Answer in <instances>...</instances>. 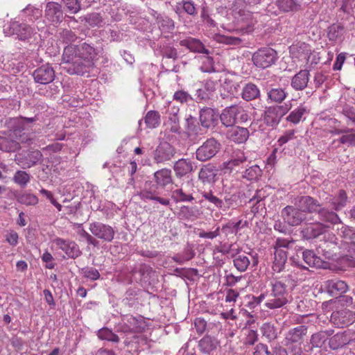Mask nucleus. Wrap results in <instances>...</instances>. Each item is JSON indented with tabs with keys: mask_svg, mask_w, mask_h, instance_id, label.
<instances>
[{
	"mask_svg": "<svg viewBox=\"0 0 355 355\" xmlns=\"http://www.w3.org/2000/svg\"><path fill=\"white\" fill-rule=\"evenodd\" d=\"M89 230L94 236L105 242H111L114 238L115 232L109 225L93 222L89 224Z\"/></svg>",
	"mask_w": 355,
	"mask_h": 355,
	"instance_id": "obj_7",
	"label": "nucleus"
},
{
	"mask_svg": "<svg viewBox=\"0 0 355 355\" xmlns=\"http://www.w3.org/2000/svg\"><path fill=\"white\" fill-rule=\"evenodd\" d=\"M15 198L19 203L26 206H34L39 202L38 198L35 195L27 192L15 194Z\"/></svg>",
	"mask_w": 355,
	"mask_h": 355,
	"instance_id": "obj_34",
	"label": "nucleus"
},
{
	"mask_svg": "<svg viewBox=\"0 0 355 355\" xmlns=\"http://www.w3.org/2000/svg\"><path fill=\"white\" fill-rule=\"evenodd\" d=\"M276 6L284 12L297 11L300 7L297 0H276Z\"/></svg>",
	"mask_w": 355,
	"mask_h": 355,
	"instance_id": "obj_36",
	"label": "nucleus"
},
{
	"mask_svg": "<svg viewBox=\"0 0 355 355\" xmlns=\"http://www.w3.org/2000/svg\"><path fill=\"white\" fill-rule=\"evenodd\" d=\"M191 98L190 95L182 90L175 92L173 95V100L181 103H187Z\"/></svg>",
	"mask_w": 355,
	"mask_h": 355,
	"instance_id": "obj_61",
	"label": "nucleus"
},
{
	"mask_svg": "<svg viewBox=\"0 0 355 355\" xmlns=\"http://www.w3.org/2000/svg\"><path fill=\"white\" fill-rule=\"evenodd\" d=\"M228 137L237 144H243L249 137V131L245 128L236 126L228 132Z\"/></svg>",
	"mask_w": 355,
	"mask_h": 355,
	"instance_id": "obj_26",
	"label": "nucleus"
},
{
	"mask_svg": "<svg viewBox=\"0 0 355 355\" xmlns=\"http://www.w3.org/2000/svg\"><path fill=\"white\" fill-rule=\"evenodd\" d=\"M241 224V220H239L236 223L229 222L228 223L223 226L222 231L225 232L236 234L239 231Z\"/></svg>",
	"mask_w": 355,
	"mask_h": 355,
	"instance_id": "obj_54",
	"label": "nucleus"
},
{
	"mask_svg": "<svg viewBox=\"0 0 355 355\" xmlns=\"http://www.w3.org/2000/svg\"><path fill=\"white\" fill-rule=\"evenodd\" d=\"M98 337L101 340H106L114 343H119V336L107 328H102L98 331Z\"/></svg>",
	"mask_w": 355,
	"mask_h": 355,
	"instance_id": "obj_42",
	"label": "nucleus"
},
{
	"mask_svg": "<svg viewBox=\"0 0 355 355\" xmlns=\"http://www.w3.org/2000/svg\"><path fill=\"white\" fill-rule=\"evenodd\" d=\"M33 76L36 83L46 85L55 78V71L49 64H43L35 69Z\"/></svg>",
	"mask_w": 355,
	"mask_h": 355,
	"instance_id": "obj_12",
	"label": "nucleus"
},
{
	"mask_svg": "<svg viewBox=\"0 0 355 355\" xmlns=\"http://www.w3.org/2000/svg\"><path fill=\"white\" fill-rule=\"evenodd\" d=\"M325 288L328 293L333 297L341 296L348 290L345 282L339 279H330L325 282Z\"/></svg>",
	"mask_w": 355,
	"mask_h": 355,
	"instance_id": "obj_19",
	"label": "nucleus"
},
{
	"mask_svg": "<svg viewBox=\"0 0 355 355\" xmlns=\"http://www.w3.org/2000/svg\"><path fill=\"white\" fill-rule=\"evenodd\" d=\"M263 336H266L269 339H273L276 337L275 330L274 327L270 324H264L263 327Z\"/></svg>",
	"mask_w": 355,
	"mask_h": 355,
	"instance_id": "obj_62",
	"label": "nucleus"
},
{
	"mask_svg": "<svg viewBox=\"0 0 355 355\" xmlns=\"http://www.w3.org/2000/svg\"><path fill=\"white\" fill-rule=\"evenodd\" d=\"M346 201L347 194L345 191L340 190L339 192L338 197L332 202L334 208L336 210H339L340 209L345 206Z\"/></svg>",
	"mask_w": 355,
	"mask_h": 355,
	"instance_id": "obj_50",
	"label": "nucleus"
},
{
	"mask_svg": "<svg viewBox=\"0 0 355 355\" xmlns=\"http://www.w3.org/2000/svg\"><path fill=\"white\" fill-rule=\"evenodd\" d=\"M319 213L326 221L330 222L331 223L336 224L339 220L338 215L333 211H328L323 209L320 210Z\"/></svg>",
	"mask_w": 355,
	"mask_h": 355,
	"instance_id": "obj_51",
	"label": "nucleus"
},
{
	"mask_svg": "<svg viewBox=\"0 0 355 355\" xmlns=\"http://www.w3.org/2000/svg\"><path fill=\"white\" fill-rule=\"evenodd\" d=\"M331 321L338 327L349 326L355 322V312L347 309L334 311L331 315Z\"/></svg>",
	"mask_w": 355,
	"mask_h": 355,
	"instance_id": "obj_10",
	"label": "nucleus"
},
{
	"mask_svg": "<svg viewBox=\"0 0 355 355\" xmlns=\"http://www.w3.org/2000/svg\"><path fill=\"white\" fill-rule=\"evenodd\" d=\"M288 110V107L282 105L269 107L265 112V119L268 123H270L272 125H277Z\"/></svg>",
	"mask_w": 355,
	"mask_h": 355,
	"instance_id": "obj_16",
	"label": "nucleus"
},
{
	"mask_svg": "<svg viewBox=\"0 0 355 355\" xmlns=\"http://www.w3.org/2000/svg\"><path fill=\"white\" fill-rule=\"evenodd\" d=\"M157 189V184H154L151 182H146L139 195L142 199L153 200L158 194Z\"/></svg>",
	"mask_w": 355,
	"mask_h": 355,
	"instance_id": "obj_35",
	"label": "nucleus"
},
{
	"mask_svg": "<svg viewBox=\"0 0 355 355\" xmlns=\"http://www.w3.org/2000/svg\"><path fill=\"white\" fill-rule=\"evenodd\" d=\"M340 143L348 144L349 146H355V133L343 135L339 139Z\"/></svg>",
	"mask_w": 355,
	"mask_h": 355,
	"instance_id": "obj_64",
	"label": "nucleus"
},
{
	"mask_svg": "<svg viewBox=\"0 0 355 355\" xmlns=\"http://www.w3.org/2000/svg\"><path fill=\"white\" fill-rule=\"evenodd\" d=\"M249 298L250 300L248 303V306L250 309H254L257 306L259 305L264 300H266L265 293H262L257 297L252 295L250 297H249Z\"/></svg>",
	"mask_w": 355,
	"mask_h": 355,
	"instance_id": "obj_55",
	"label": "nucleus"
},
{
	"mask_svg": "<svg viewBox=\"0 0 355 355\" xmlns=\"http://www.w3.org/2000/svg\"><path fill=\"white\" fill-rule=\"evenodd\" d=\"M31 179L30 175L24 171H17L14 176L13 181L17 184L19 185L21 188H24L29 182Z\"/></svg>",
	"mask_w": 355,
	"mask_h": 355,
	"instance_id": "obj_41",
	"label": "nucleus"
},
{
	"mask_svg": "<svg viewBox=\"0 0 355 355\" xmlns=\"http://www.w3.org/2000/svg\"><path fill=\"white\" fill-rule=\"evenodd\" d=\"M217 175V169L211 164L203 166L198 174L199 179L204 183H213Z\"/></svg>",
	"mask_w": 355,
	"mask_h": 355,
	"instance_id": "obj_23",
	"label": "nucleus"
},
{
	"mask_svg": "<svg viewBox=\"0 0 355 355\" xmlns=\"http://www.w3.org/2000/svg\"><path fill=\"white\" fill-rule=\"evenodd\" d=\"M258 338V334L256 331L252 329H248L246 334L245 343L246 345H254Z\"/></svg>",
	"mask_w": 355,
	"mask_h": 355,
	"instance_id": "obj_63",
	"label": "nucleus"
},
{
	"mask_svg": "<svg viewBox=\"0 0 355 355\" xmlns=\"http://www.w3.org/2000/svg\"><path fill=\"white\" fill-rule=\"evenodd\" d=\"M295 131L294 130H289L285 132V133L282 135L277 142L279 146H283L286 144L288 141L294 139Z\"/></svg>",
	"mask_w": 355,
	"mask_h": 355,
	"instance_id": "obj_57",
	"label": "nucleus"
},
{
	"mask_svg": "<svg viewBox=\"0 0 355 355\" xmlns=\"http://www.w3.org/2000/svg\"><path fill=\"white\" fill-rule=\"evenodd\" d=\"M20 141L9 130L0 135V150L5 152H15L20 148Z\"/></svg>",
	"mask_w": 355,
	"mask_h": 355,
	"instance_id": "obj_14",
	"label": "nucleus"
},
{
	"mask_svg": "<svg viewBox=\"0 0 355 355\" xmlns=\"http://www.w3.org/2000/svg\"><path fill=\"white\" fill-rule=\"evenodd\" d=\"M6 241L12 246H16L18 243L19 235L14 230L8 231L6 234Z\"/></svg>",
	"mask_w": 355,
	"mask_h": 355,
	"instance_id": "obj_59",
	"label": "nucleus"
},
{
	"mask_svg": "<svg viewBox=\"0 0 355 355\" xmlns=\"http://www.w3.org/2000/svg\"><path fill=\"white\" fill-rule=\"evenodd\" d=\"M300 206L304 211L306 210L309 212H315L318 211L320 205L316 200L310 196H302L300 200Z\"/></svg>",
	"mask_w": 355,
	"mask_h": 355,
	"instance_id": "obj_33",
	"label": "nucleus"
},
{
	"mask_svg": "<svg viewBox=\"0 0 355 355\" xmlns=\"http://www.w3.org/2000/svg\"><path fill=\"white\" fill-rule=\"evenodd\" d=\"M173 169L175 175L182 178L193 171L192 162L187 159H180L175 163Z\"/></svg>",
	"mask_w": 355,
	"mask_h": 355,
	"instance_id": "obj_25",
	"label": "nucleus"
},
{
	"mask_svg": "<svg viewBox=\"0 0 355 355\" xmlns=\"http://www.w3.org/2000/svg\"><path fill=\"white\" fill-rule=\"evenodd\" d=\"M45 17L52 23L58 24L63 19V12L60 4L48 2L45 9Z\"/></svg>",
	"mask_w": 355,
	"mask_h": 355,
	"instance_id": "obj_18",
	"label": "nucleus"
},
{
	"mask_svg": "<svg viewBox=\"0 0 355 355\" xmlns=\"http://www.w3.org/2000/svg\"><path fill=\"white\" fill-rule=\"evenodd\" d=\"M63 42L68 43L74 42L77 39L76 35L71 30L64 29L60 33Z\"/></svg>",
	"mask_w": 355,
	"mask_h": 355,
	"instance_id": "obj_58",
	"label": "nucleus"
},
{
	"mask_svg": "<svg viewBox=\"0 0 355 355\" xmlns=\"http://www.w3.org/2000/svg\"><path fill=\"white\" fill-rule=\"evenodd\" d=\"M350 341L351 337L347 331L338 332L329 338V346L331 349L336 350L349 344Z\"/></svg>",
	"mask_w": 355,
	"mask_h": 355,
	"instance_id": "obj_21",
	"label": "nucleus"
},
{
	"mask_svg": "<svg viewBox=\"0 0 355 355\" xmlns=\"http://www.w3.org/2000/svg\"><path fill=\"white\" fill-rule=\"evenodd\" d=\"M172 198L175 202H191L194 198L191 194H186L182 189H176L172 193Z\"/></svg>",
	"mask_w": 355,
	"mask_h": 355,
	"instance_id": "obj_45",
	"label": "nucleus"
},
{
	"mask_svg": "<svg viewBox=\"0 0 355 355\" xmlns=\"http://www.w3.org/2000/svg\"><path fill=\"white\" fill-rule=\"evenodd\" d=\"M272 287L270 292L265 293L266 300L265 306L270 309H279L286 305L289 302L290 296L284 284L279 281L274 280L270 282Z\"/></svg>",
	"mask_w": 355,
	"mask_h": 355,
	"instance_id": "obj_2",
	"label": "nucleus"
},
{
	"mask_svg": "<svg viewBox=\"0 0 355 355\" xmlns=\"http://www.w3.org/2000/svg\"><path fill=\"white\" fill-rule=\"evenodd\" d=\"M289 53L293 58L306 60L311 53V46L304 42L297 41L290 46Z\"/></svg>",
	"mask_w": 355,
	"mask_h": 355,
	"instance_id": "obj_13",
	"label": "nucleus"
},
{
	"mask_svg": "<svg viewBox=\"0 0 355 355\" xmlns=\"http://www.w3.org/2000/svg\"><path fill=\"white\" fill-rule=\"evenodd\" d=\"M182 8L183 10L190 15H195L197 13L196 8L191 1H182Z\"/></svg>",
	"mask_w": 355,
	"mask_h": 355,
	"instance_id": "obj_60",
	"label": "nucleus"
},
{
	"mask_svg": "<svg viewBox=\"0 0 355 355\" xmlns=\"http://www.w3.org/2000/svg\"><path fill=\"white\" fill-rule=\"evenodd\" d=\"M220 144L214 138L205 141L196 150V158L202 162L213 157L220 150Z\"/></svg>",
	"mask_w": 355,
	"mask_h": 355,
	"instance_id": "obj_6",
	"label": "nucleus"
},
{
	"mask_svg": "<svg viewBox=\"0 0 355 355\" xmlns=\"http://www.w3.org/2000/svg\"><path fill=\"white\" fill-rule=\"evenodd\" d=\"M260 91L258 87L253 83L246 84L242 89L241 97L246 101L254 100L259 97Z\"/></svg>",
	"mask_w": 355,
	"mask_h": 355,
	"instance_id": "obj_30",
	"label": "nucleus"
},
{
	"mask_svg": "<svg viewBox=\"0 0 355 355\" xmlns=\"http://www.w3.org/2000/svg\"><path fill=\"white\" fill-rule=\"evenodd\" d=\"M281 214L284 222L291 226L299 225L306 219V211L293 206H286Z\"/></svg>",
	"mask_w": 355,
	"mask_h": 355,
	"instance_id": "obj_8",
	"label": "nucleus"
},
{
	"mask_svg": "<svg viewBox=\"0 0 355 355\" xmlns=\"http://www.w3.org/2000/svg\"><path fill=\"white\" fill-rule=\"evenodd\" d=\"M307 112L305 107L301 105L293 110L286 117V121L293 124H297L302 119L304 115Z\"/></svg>",
	"mask_w": 355,
	"mask_h": 355,
	"instance_id": "obj_37",
	"label": "nucleus"
},
{
	"mask_svg": "<svg viewBox=\"0 0 355 355\" xmlns=\"http://www.w3.org/2000/svg\"><path fill=\"white\" fill-rule=\"evenodd\" d=\"M175 154L174 147L168 142L162 141L153 152V160L156 164H164L171 160Z\"/></svg>",
	"mask_w": 355,
	"mask_h": 355,
	"instance_id": "obj_9",
	"label": "nucleus"
},
{
	"mask_svg": "<svg viewBox=\"0 0 355 355\" xmlns=\"http://www.w3.org/2000/svg\"><path fill=\"white\" fill-rule=\"evenodd\" d=\"M34 118L16 117L10 118L6 121V125L10 128V131L15 135L16 139L21 142H24L26 138H24L21 135L22 131L31 128L30 124L35 121Z\"/></svg>",
	"mask_w": 355,
	"mask_h": 355,
	"instance_id": "obj_5",
	"label": "nucleus"
},
{
	"mask_svg": "<svg viewBox=\"0 0 355 355\" xmlns=\"http://www.w3.org/2000/svg\"><path fill=\"white\" fill-rule=\"evenodd\" d=\"M200 126L196 121L193 119L187 120V132L189 136L197 135Z\"/></svg>",
	"mask_w": 355,
	"mask_h": 355,
	"instance_id": "obj_56",
	"label": "nucleus"
},
{
	"mask_svg": "<svg viewBox=\"0 0 355 355\" xmlns=\"http://www.w3.org/2000/svg\"><path fill=\"white\" fill-rule=\"evenodd\" d=\"M154 180L156 184L162 188L173 183L171 170L164 168L155 172Z\"/></svg>",
	"mask_w": 355,
	"mask_h": 355,
	"instance_id": "obj_22",
	"label": "nucleus"
},
{
	"mask_svg": "<svg viewBox=\"0 0 355 355\" xmlns=\"http://www.w3.org/2000/svg\"><path fill=\"white\" fill-rule=\"evenodd\" d=\"M233 262L234 266L240 272H245L250 263L249 257L244 254H239L236 257Z\"/></svg>",
	"mask_w": 355,
	"mask_h": 355,
	"instance_id": "obj_40",
	"label": "nucleus"
},
{
	"mask_svg": "<svg viewBox=\"0 0 355 355\" xmlns=\"http://www.w3.org/2000/svg\"><path fill=\"white\" fill-rule=\"evenodd\" d=\"M240 112H242L241 106L234 105L226 107L220 116L221 123L226 127L234 125Z\"/></svg>",
	"mask_w": 355,
	"mask_h": 355,
	"instance_id": "obj_15",
	"label": "nucleus"
},
{
	"mask_svg": "<svg viewBox=\"0 0 355 355\" xmlns=\"http://www.w3.org/2000/svg\"><path fill=\"white\" fill-rule=\"evenodd\" d=\"M63 202L67 204L64 206L67 215H76L80 207V202H71L70 200L64 199Z\"/></svg>",
	"mask_w": 355,
	"mask_h": 355,
	"instance_id": "obj_47",
	"label": "nucleus"
},
{
	"mask_svg": "<svg viewBox=\"0 0 355 355\" xmlns=\"http://www.w3.org/2000/svg\"><path fill=\"white\" fill-rule=\"evenodd\" d=\"M53 243L64 252L68 258L76 259L81 254L79 246L73 241L56 238L53 240Z\"/></svg>",
	"mask_w": 355,
	"mask_h": 355,
	"instance_id": "obj_11",
	"label": "nucleus"
},
{
	"mask_svg": "<svg viewBox=\"0 0 355 355\" xmlns=\"http://www.w3.org/2000/svg\"><path fill=\"white\" fill-rule=\"evenodd\" d=\"M342 114L348 119V124L355 125V109L354 107L349 106L344 107Z\"/></svg>",
	"mask_w": 355,
	"mask_h": 355,
	"instance_id": "obj_52",
	"label": "nucleus"
},
{
	"mask_svg": "<svg viewBox=\"0 0 355 355\" xmlns=\"http://www.w3.org/2000/svg\"><path fill=\"white\" fill-rule=\"evenodd\" d=\"M97 55L96 49L86 42L71 44L63 50L62 63L69 64L66 68L69 74L84 75L94 68Z\"/></svg>",
	"mask_w": 355,
	"mask_h": 355,
	"instance_id": "obj_1",
	"label": "nucleus"
},
{
	"mask_svg": "<svg viewBox=\"0 0 355 355\" xmlns=\"http://www.w3.org/2000/svg\"><path fill=\"white\" fill-rule=\"evenodd\" d=\"M216 119L214 111L211 108H206L201 110L200 120L202 126L209 128L214 124Z\"/></svg>",
	"mask_w": 355,
	"mask_h": 355,
	"instance_id": "obj_32",
	"label": "nucleus"
},
{
	"mask_svg": "<svg viewBox=\"0 0 355 355\" xmlns=\"http://www.w3.org/2000/svg\"><path fill=\"white\" fill-rule=\"evenodd\" d=\"M124 331L130 332H141L144 329V321L141 316L135 317L132 315L123 316Z\"/></svg>",
	"mask_w": 355,
	"mask_h": 355,
	"instance_id": "obj_17",
	"label": "nucleus"
},
{
	"mask_svg": "<svg viewBox=\"0 0 355 355\" xmlns=\"http://www.w3.org/2000/svg\"><path fill=\"white\" fill-rule=\"evenodd\" d=\"M202 196L205 200L214 204L216 207L219 208L222 207L223 204V200L214 196L211 191H204L202 193Z\"/></svg>",
	"mask_w": 355,
	"mask_h": 355,
	"instance_id": "obj_49",
	"label": "nucleus"
},
{
	"mask_svg": "<svg viewBox=\"0 0 355 355\" xmlns=\"http://www.w3.org/2000/svg\"><path fill=\"white\" fill-rule=\"evenodd\" d=\"M28 159L29 160V162L28 163V167H31L42 160V154L38 150H33L28 155Z\"/></svg>",
	"mask_w": 355,
	"mask_h": 355,
	"instance_id": "obj_53",
	"label": "nucleus"
},
{
	"mask_svg": "<svg viewBox=\"0 0 355 355\" xmlns=\"http://www.w3.org/2000/svg\"><path fill=\"white\" fill-rule=\"evenodd\" d=\"M277 58V53L275 50L272 48L264 47L254 52L252 60L256 67L266 69L274 64Z\"/></svg>",
	"mask_w": 355,
	"mask_h": 355,
	"instance_id": "obj_4",
	"label": "nucleus"
},
{
	"mask_svg": "<svg viewBox=\"0 0 355 355\" xmlns=\"http://www.w3.org/2000/svg\"><path fill=\"white\" fill-rule=\"evenodd\" d=\"M199 347L205 353H209L215 348L214 344L209 337L202 338L199 342Z\"/></svg>",
	"mask_w": 355,
	"mask_h": 355,
	"instance_id": "obj_48",
	"label": "nucleus"
},
{
	"mask_svg": "<svg viewBox=\"0 0 355 355\" xmlns=\"http://www.w3.org/2000/svg\"><path fill=\"white\" fill-rule=\"evenodd\" d=\"M261 174V170L257 165H253L245 169L243 177L248 180H256Z\"/></svg>",
	"mask_w": 355,
	"mask_h": 355,
	"instance_id": "obj_44",
	"label": "nucleus"
},
{
	"mask_svg": "<svg viewBox=\"0 0 355 355\" xmlns=\"http://www.w3.org/2000/svg\"><path fill=\"white\" fill-rule=\"evenodd\" d=\"M180 44L193 52L202 53L205 50L202 43L200 40L192 37L180 40Z\"/></svg>",
	"mask_w": 355,
	"mask_h": 355,
	"instance_id": "obj_31",
	"label": "nucleus"
},
{
	"mask_svg": "<svg viewBox=\"0 0 355 355\" xmlns=\"http://www.w3.org/2000/svg\"><path fill=\"white\" fill-rule=\"evenodd\" d=\"M67 10L71 13H77L81 8L80 0H62Z\"/></svg>",
	"mask_w": 355,
	"mask_h": 355,
	"instance_id": "obj_46",
	"label": "nucleus"
},
{
	"mask_svg": "<svg viewBox=\"0 0 355 355\" xmlns=\"http://www.w3.org/2000/svg\"><path fill=\"white\" fill-rule=\"evenodd\" d=\"M304 262L311 267H318L320 264V259L315 256L312 250H306L302 253Z\"/></svg>",
	"mask_w": 355,
	"mask_h": 355,
	"instance_id": "obj_39",
	"label": "nucleus"
},
{
	"mask_svg": "<svg viewBox=\"0 0 355 355\" xmlns=\"http://www.w3.org/2000/svg\"><path fill=\"white\" fill-rule=\"evenodd\" d=\"M246 161L247 157L243 151H235L230 160L223 163L222 169L229 172L237 171V168Z\"/></svg>",
	"mask_w": 355,
	"mask_h": 355,
	"instance_id": "obj_20",
	"label": "nucleus"
},
{
	"mask_svg": "<svg viewBox=\"0 0 355 355\" xmlns=\"http://www.w3.org/2000/svg\"><path fill=\"white\" fill-rule=\"evenodd\" d=\"M307 334V328L301 325L290 329L286 334V346L293 352L292 355H302L301 345Z\"/></svg>",
	"mask_w": 355,
	"mask_h": 355,
	"instance_id": "obj_3",
	"label": "nucleus"
},
{
	"mask_svg": "<svg viewBox=\"0 0 355 355\" xmlns=\"http://www.w3.org/2000/svg\"><path fill=\"white\" fill-rule=\"evenodd\" d=\"M144 121L148 128H155L160 123V115L158 112L150 110L147 112Z\"/></svg>",
	"mask_w": 355,
	"mask_h": 355,
	"instance_id": "obj_38",
	"label": "nucleus"
},
{
	"mask_svg": "<svg viewBox=\"0 0 355 355\" xmlns=\"http://www.w3.org/2000/svg\"><path fill=\"white\" fill-rule=\"evenodd\" d=\"M309 80V71L301 70L292 78L291 86L295 90H302L306 87Z\"/></svg>",
	"mask_w": 355,
	"mask_h": 355,
	"instance_id": "obj_24",
	"label": "nucleus"
},
{
	"mask_svg": "<svg viewBox=\"0 0 355 355\" xmlns=\"http://www.w3.org/2000/svg\"><path fill=\"white\" fill-rule=\"evenodd\" d=\"M333 334L334 330L320 331L317 332L311 336L310 343L313 347H322Z\"/></svg>",
	"mask_w": 355,
	"mask_h": 355,
	"instance_id": "obj_27",
	"label": "nucleus"
},
{
	"mask_svg": "<svg viewBox=\"0 0 355 355\" xmlns=\"http://www.w3.org/2000/svg\"><path fill=\"white\" fill-rule=\"evenodd\" d=\"M326 227L321 223L311 224L303 230L304 236L306 239L316 238L324 234Z\"/></svg>",
	"mask_w": 355,
	"mask_h": 355,
	"instance_id": "obj_29",
	"label": "nucleus"
},
{
	"mask_svg": "<svg viewBox=\"0 0 355 355\" xmlns=\"http://www.w3.org/2000/svg\"><path fill=\"white\" fill-rule=\"evenodd\" d=\"M268 96L271 101L282 103L286 98V93L283 89L274 88L268 92Z\"/></svg>",
	"mask_w": 355,
	"mask_h": 355,
	"instance_id": "obj_43",
	"label": "nucleus"
},
{
	"mask_svg": "<svg viewBox=\"0 0 355 355\" xmlns=\"http://www.w3.org/2000/svg\"><path fill=\"white\" fill-rule=\"evenodd\" d=\"M287 251L284 249H278L275 251V258L272 265L274 271L280 272L284 268L287 260Z\"/></svg>",
	"mask_w": 355,
	"mask_h": 355,
	"instance_id": "obj_28",
	"label": "nucleus"
}]
</instances>
